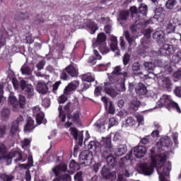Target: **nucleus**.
<instances>
[{"label":"nucleus","mask_w":181,"mask_h":181,"mask_svg":"<svg viewBox=\"0 0 181 181\" xmlns=\"http://www.w3.org/2000/svg\"><path fill=\"white\" fill-rule=\"evenodd\" d=\"M6 152H8V150L6 149L5 144L2 143L0 144V160L7 162L8 165H11L13 158L16 163L25 162L26 160V158H23L22 157V153L19 151H11L8 154L6 153Z\"/></svg>","instance_id":"nucleus-1"},{"label":"nucleus","mask_w":181,"mask_h":181,"mask_svg":"<svg viewBox=\"0 0 181 181\" xmlns=\"http://www.w3.org/2000/svg\"><path fill=\"white\" fill-rule=\"evenodd\" d=\"M146 147L144 146H136L134 148L133 151L129 152L126 157L121 158L120 163L124 166L127 165L129 166L131 165V160H134L135 158H144L146 155Z\"/></svg>","instance_id":"nucleus-2"},{"label":"nucleus","mask_w":181,"mask_h":181,"mask_svg":"<svg viewBox=\"0 0 181 181\" xmlns=\"http://www.w3.org/2000/svg\"><path fill=\"white\" fill-rule=\"evenodd\" d=\"M100 144L102 145L100 151H103V156L104 158H106L107 163L114 168V166L117 165V161H115V158L112 156H107L105 155V153L111 155V152H112V146H111V137H103L102 139Z\"/></svg>","instance_id":"nucleus-3"},{"label":"nucleus","mask_w":181,"mask_h":181,"mask_svg":"<svg viewBox=\"0 0 181 181\" xmlns=\"http://www.w3.org/2000/svg\"><path fill=\"white\" fill-rule=\"evenodd\" d=\"M157 105H158V108H162V107L164 105V107H166L168 110H170L173 108V110H176L177 112H181L179 105L173 102L170 96L168 95H163V96H161V98L157 103Z\"/></svg>","instance_id":"nucleus-4"},{"label":"nucleus","mask_w":181,"mask_h":181,"mask_svg":"<svg viewBox=\"0 0 181 181\" xmlns=\"http://www.w3.org/2000/svg\"><path fill=\"white\" fill-rule=\"evenodd\" d=\"M173 145L172 141L170 138L165 136L162 137L159 141L157 142L155 147L152 148L151 149H155L156 155H160L161 153H164L165 157L167 158L166 155H168V152L165 151V148H169Z\"/></svg>","instance_id":"nucleus-5"},{"label":"nucleus","mask_w":181,"mask_h":181,"mask_svg":"<svg viewBox=\"0 0 181 181\" xmlns=\"http://www.w3.org/2000/svg\"><path fill=\"white\" fill-rule=\"evenodd\" d=\"M105 40H107V36L104 33H100L98 35L97 40L93 42V47H99L103 54H107L110 52V48L107 47Z\"/></svg>","instance_id":"nucleus-6"},{"label":"nucleus","mask_w":181,"mask_h":181,"mask_svg":"<svg viewBox=\"0 0 181 181\" xmlns=\"http://www.w3.org/2000/svg\"><path fill=\"white\" fill-rule=\"evenodd\" d=\"M116 88L117 90L114 89V88H112V84H111L110 83H105V93H106V94H107L112 98H114V97H117V95H118V94L119 93V92L125 91V83H118L116 86Z\"/></svg>","instance_id":"nucleus-7"},{"label":"nucleus","mask_w":181,"mask_h":181,"mask_svg":"<svg viewBox=\"0 0 181 181\" xmlns=\"http://www.w3.org/2000/svg\"><path fill=\"white\" fill-rule=\"evenodd\" d=\"M67 122L64 124V128H70L73 122H75V124H81L80 112L76 111L74 112L73 115L67 116Z\"/></svg>","instance_id":"nucleus-8"},{"label":"nucleus","mask_w":181,"mask_h":181,"mask_svg":"<svg viewBox=\"0 0 181 181\" xmlns=\"http://www.w3.org/2000/svg\"><path fill=\"white\" fill-rule=\"evenodd\" d=\"M120 163V169H122V172L118 176L117 181H125V177H129V172L132 170V165H127V164L122 165L121 163V160L119 161ZM125 176V177H124Z\"/></svg>","instance_id":"nucleus-9"},{"label":"nucleus","mask_w":181,"mask_h":181,"mask_svg":"<svg viewBox=\"0 0 181 181\" xmlns=\"http://www.w3.org/2000/svg\"><path fill=\"white\" fill-rule=\"evenodd\" d=\"M20 86L21 90H24L25 95H27L28 98H31L35 95V89L33 88V86L32 84L26 85V81L25 80H22L20 83Z\"/></svg>","instance_id":"nucleus-10"},{"label":"nucleus","mask_w":181,"mask_h":181,"mask_svg":"<svg viewBox=\"0 0 181 181\" xmlns=\"http://www.w3.org/2000/svg\"><path fill=\"white\" fill-rule=\"evenodd\" d=\"M166 16V10L162 6H158L154 9V19L158 22H163Z\"/></svg>","instance_id":"nucleus-11"},{"label":"nucleus","mask_w":181,"mask_h":181,"mask_svg":"<svg viewBox=\"0 0 181 181\" xmlns=\"http://www.w3.org/2000/svg\"><path fill=\"white\" fill-rule=\"evenodd\" d=\"M33 115L36 117L37 124L40 125V124H46L47 121L45 119V114L40 110L39 106H35L33 108Z\"/></svg>","instance_id":"nucleus-12"},{"label":"nucleus","mask_w":181,"mask_h":181,"mask_svg":"<svg viewBox=\"0 0 181 181\" xmlns=\"http://www.w3.org/2000/svg\"><path fill=\"white\" fill-rule=\"evenodd\" d=\"M80 159L81 160H83L82 163L83 165H86V166H88L93 163V153L90 152L88 151H83L80 155H79Z\"/></svg>","instance_id":"nucleus-13"},{"label":"nucleus","mask_w":181,"mask_h":181,"mask_svg":"<svg viewBox=\"0 0 181 181\" xmlns=\"http://www.w3.org/2000/svg\"><path fill=\"white\" fill-rule=\"evenodd\" d=\"M23 121V117L22 116H19L16 120L12 122L10 130V135L11 136H15V135L19 134V125Z\"/></svg>","instance_id":"nucleus-14"},{"label":"nucleus","mask_w":181,"mask_h":181,"mask_svg":"<svg viewBox=\"0 0 181 181\" xmlns=\"http://www.w3.org/2000/svg\"><path fill=\"white\" fill-rule=\"evenodd\" d=\"M102 177L105 179L106 180H115L117 179V174L115 172H110V169L107 168V167H103L101 172Z\"/></svg>","instance_id":"nucleus-15"},{"label":"nucleus","mask_w":181,"mask_h":181,"mask_svg":"<svg viewBox=\"0 0 181 181\" xmlns=\"http://www.w3.org/2000/svg\"><path fill=\"white\" fill-rule=\"evenodd\" d=\"M175 49L173 47V45L164 44L160 49V54H161V56H170V54L175 53Z\"/></svg>","instance_id":"nucleus-16"},{"label":"nucleus","mask_w":181,"mask_h":181,"mask_svg":"<svg viewBox=\"0 0 181 181\" xmlns=\"http://www.w3.org/2000/svg\"><path fill=\"white\" fill-rule=\"evenodd\" d=\"M80 86V81H73L72 82L69 83L64 90V94L65 95H69L71 93L74 92L77 90V88Z\"/></svg>","instance_id":"nucleus-17"},{"label":"nucleus","mask_w":181,"mask_h":181,"mask_svg":"<svg viewBox=\"0 0 181 181\" xmlns=\"http://www.w3.org/2000/svg\"><path fill=\"white\" fill-rule=\"evenodd\" d=\"M52 172H54L55 176H61L62 173L67 172V165L61 163L59 165H56L52 168Z\"/></svg>","instance_id":"nucleus-18"},{"label":"nucleus","mask_w":181,"mask_h":181,"mask_svg":"<svg viewBox=\"0 0 181 181\" xmlns=\"http://www.w3.org/2000/svg\"><path fill=\"white\" fill-rule=\"evenodd\" d=\"M70 132L75 141H78L79 145H83V133L78 132L77 129L73 127L70 129Z\"/></svg>","instance_id":"nucleus-19"},{"label":"nucleus","mask_w":181,"mask_h":181,"mask_svg":"<svg viewBox=\"0 0 181 181\" xmlns=\"http://www.w3.org/2000/svg\"><path fill=\"white\" fill-rule=\"evenodd\" d=\"M157 63H158L157 66H158L159 67H163L165 74H170V73H172V71H173V65L172 64V63H166L164 66L161 64L162 60H158Z\"/></svg>","instance_id":"nucleus-20"},{"label":"nucleus","mask_w":181,"mask_h":181,"mask_svg":"<svg viewBox=\"0 0 181 181\" xmlns=\"http://www.w3.org/2000/svg\"><path fill=\"white\" fill-rule=\"evenodd\" d=\"M8 105L11 106L13 111H17L19 107V105H18V99H16V97H15L12 93L8 96Z\"/></svg>","instance_id":"nucleus-21"},{"label":"nucleus","mask_w":181,"mask_h":181,"mask_svg":"<svg viewBox=\"0 0 181 181\" xmlns=\"http://www.w3.org/2000/svg\"><path fill=\"white\" fill-rule=\"evenodd\" d=\"M65 71L71 76V77H78V69L73 65H69L65 69Z\"/></svg>","instance_id":"nucleus-22"},{"label":"nucleus","mask_w":181,"mask_h":181,"mask_svg":"<svg viewBox=\"0 0 181 181\" xmlns=\"http://www.w3.org/2000/svg\"><path fill=\"white\" fill-rule=\"evenodd\" d=\"M35 129V120L32 117H28L27 119V124L24 127L25 132H32Z\"/></svg>","instance_id":"nucleus-23"},{"label":"nucleus","mask_w":181,"mask_h":181,"mask_svg":"<svg viewBox=\"0 0 181 181\" xmlns=\"http://www.w3.org/2000/svg\"><path fill=\"white\" fill-rule=\"evenodd\" d=\"M153 39H155L159 43L165 42V33L162 30H158L153 34Z\"/></svg>","instance_id":"nucleus-24"},{"label":"nucleus","mask_w":181,"mask_h":181,"mask_svg":"<svg viewBox=\"0 0 181 181\" xmlns=\"http://www.w3.org/2000/svg\"><path fill=\"white\" fill-rule=\"evenodd\" d=\"M14 19L16 21H26L29 19V13L18 11L14 16Z\"/></svg>","instance_id":"nucleus-25"},{"label":"nucleus","mask_w":181,"mask_h":181,"mask_svg":"<svg viewBox=\"0 0 181 181\" xmlns=\"http://www.w3.org/2000/svg\"><path fill=\"white\" fill-rule=\"evenodd\" d=\"M136 93L139 95H145L148 93V90L146 89V86L143 83H138L136 87Z\"/></svg>","instance_id":"nucleus-26"},{"label":"nucleus","mask_w":181,"mask_h":181,"mask_svg":"<svg viewBox=\"0 0 181 181\" xmlns=\"http://www.w3.org/2000/svg\"><path fill=\"white\" fill-rule=\"evenodd\" d=\"M37 91L41 94H47V91H49V88H47V85L46 83L43 82H38L37 85Z\"/></svg>","instance_id":"nucleus-27"},{"label":"nucleus","mask_w":181,"mask_h":181,"mask_svg":"<svg viewBox=\"0 0 181 181\" xmlns=\"http://www.w3.org/2000/svg\"><path fill=\"white\" fill-rule=\"evenodd\" d=\"M87 29L90 35H94L98 30V26H97L94 21H89L87 24Z\"/></svg>","instance_id":"nucleus-28"},{"label":"nucleus","mask_w":181,"mask_h":181,"mask_svg":"<svg viewBox=\"0 0 181 181\" xmlns=\"http://www.w3.org/2000/svg\"><path fill=\"white\" fill-rule=\"evenodd\" d=\"M81 78L82 81H85L86 83H93L95 80L94 75L91 73H87L81 76Z\"/></svg>","instance_id":"nucleus-29"},{"label":"nucleus","mask_w":181,"mask_h":181,"mask_svg":"<svg viewBox=\"0 0 181 181\" xmlns=\"http://www.w3.org/2000/svg\"><path fill=\"white\" fill-rule=\"evenodd\" d=\"M124 37L127 40L130 47H135L136 46V42L134 37L129 35V31L124 32Z\"/></svg>","instance_id":"nucleus-30"},{"label":"nucleus","mask_w":181,"mask_h":181,"mask_svg":"<svg viewBox=\"0 0 181 181\" xmlns=\"http://www.w3.org/2000/svg\"><path fill=\"white\" fill-rule=\"evenodd\" d=\"M127 152V146L125 144H120L115 151V155L116 156H122Z\"/></svg>","instance_id":"nucleus-31"},{"label":"nucleus","mask_w":181,"mask_h":181,"mask_svg":"<svg viewBox=\"0 0 181 181\" xmlns=\"http://www.w3.org/2000/svg\"><path fill=\"white\" fill-rule=\"evenodd\" d=\"M158 64H159V62H158V64H156L149 62H146L144 63L145 70H146V71H148V73L153 71L156 66H158Z\"/></svg>","instance_id":"nucleus-32"},{"label":"nucleus","mask_w":181,"mask_h":181,"mask_svg":"<svg viewBox=\"0 0 181 181\" xmlns=\"http://www.w3.org/2000/svg\"><path fill=\"white\" fill-rule=\"evenodd\" d=\"M160 80L165 88H168V90H170V88H172V81H170L169 77L162 76Z\"/></svg>","instance_id":"nucleus-33"},{"label":"nucleus","mask_w":181,"mask_h":181,"mask_svg":"<svg viewBox=\"0 0 181 181\" xmlns=\"http://www.w3.org/2000/svg\"><path fill=\"white\" fill-rule=\"evenodd\" d=\"M6 37H9V34L6 31L0 32V49L6 43Z\"/></svg>","instance_id":"nucleus-34"},{"label":"nucleus","mask_w":181,"mask_h":181,"mask_svg":"<svg viewBox=\"0 0 181 181\" xmlns=\"http://www.w3.org/2000/svg\"><path fill=\"white\" fill-rule=\"evenodd\" d=\"M177 4V1L176 0H168L165 2V6L166 9H168V11H173L175 9V6H176Z\"/></svg>","instance_id":"nucleus-35"},{"label":"nucleus","mask_w":181,"mask_h":181,"mask_svg":"<svg viewBox=\"0 0 181 181\" xmlns=\"http://www.w3.org/2000/svg\"><path fill=\"white\" fill-rule=\"evenodd\" d=\"M110 47L113 52H115V50L118 49V40L117 39V37L112 36L110 37Z\"/></svg>","instance_id":"nucleus-36"},{"label":"nucleus","mask_w":181,"mask_h":181,"mask_svg":"<svg viewBox=\"0 0 181 181\" xmlns=\"http://www.w3.org/2000/svg\"><path fill=\"white\" fill-rule=\"evenodd\" d=\"M59 116L58 119L61 121V122H66V113L63 111V106L59 105Z\"/></svg>","instance_id":"nucleus-37"},{"label":"nucleus","mask_w":181,"mask_h":181,"mask_svg":"<svg viewBox=\"0 0 181 181\" xmlns=\"http://www.w3.org/2000/svg\"><path fill=\"white\" fill-rule=\"evenodd\" d=\"M139 105H141V102H139L136 98L132 100L130 103V108L134 111H137L138 108H139Z\"/></svg>","instance_id":"nucleus-38"},{"label":"nucleus","mask_w":181,"mask_h":181,"mask_svg":"<svg viewBox=\"0 0 181 181\" xmlns=\"http://www.w3.org/2000/svg\"><path fill=\"white\" fill-rule=\"evenodd\" d=\"M165 26L166 28L167 33H173V32H175L176 25L170 23V21H166Z\"/></svg>","instance_id":"nucleus-39"},{"label":"nucleus","mask_w":181,"mask_h":181,"mask_svg":"<svg viewBox=\"0 0 181 181\" xmlns=\"http://www.w3.org/2000/svg\"><path fill=\"white\" fill-rule=\"evenodd\" d=\"M27 152L29 153L28 158V163L20 165L21 168H26L27 166L30 168H31V166H33V158L32 157V155H30V151H29V150H27Z\"/></svg>","instance_id":"nucleus-40"},{"label":"nucleus","mask_w":181,"mask_h":181,"mask_svg":"<svg viewBox=\"0 0 181 181\" xmlns=\"http://www.w3.org/2000/svg\"><path fill=\"white\" fill-rule=\"evenodd\" d=\"M0 180L3 181H11L13 180V175L0 173Z\"/></svg>","instance_id":"nucleus-41"},{"label":"nucleus","mask_w":181,"mask_h":181,"mask_svg":"<svg viewBox=\"0 0 181 181\" xmlns=\"http://www.w3.org/2000/svg\"><path fill=\"white\" fill-rule=\"evenodd\" d=\"M139 12L143 16H146V15L148 14V6L144 4H141L139 8Z\"/></svg>","instance_id":"nucleus-42"},{"label":"nucleus","mask_w":181,"mask_h":181,"mask_svg":"<svg viewBox=\"0 0 181 181\" xmlns=\"http://www.w3.org/2000/svg\"><path fill=\"white\" fill-rule=\"evenodd\" d=\"M136 122L132 117H129L127 119L126 123L123 124L122 127H124L125 128L127 127H132L133 125H135Z\"/></svg>","instance_id":"nucleus-43"},{"label":"nucleus","mask_w":181,"mask_h":181,"mask_svg":"<svg viewBox=\"0 0 181 181\" xmlns=\"http://www.w3.org/2000/svg\"><path fill=\"white\" fill-rule=\"evenodd\" d=\"M11 114V111L9 109L4 108L1 111V118L2 119L6 120L9 118V115Z\"/></svg>","instance_id":"nucleus-44"},{"label":"nucleus","mask_w":181,"mask_h":181,"mask_svg":"<svg viewBox=\"0 0 181 181\" xmlns=\"http://www.w3.org/2000/svg\"><path fill=\"white\" fill-rule=\"evenodd\" d=\"M69 168L73 169L74 170H80V164L76 162L74 160H72L70 162Z\"/></svg>","instance_id":"nucleus-45"},{"label":"nucleus","mask_w":181,"mask_h":181,"mask_svg":"<svg viewBox=\"0 0 181 181\" xmlns=\"http://www.w3.org/2000/svg\"><path fill=\"white\" fill-rule=\"evenodd\" d=\"M129 16V12L127 11H122L119 13V19L121 21H127Z\"/></svg>","instance_id":"nucleus-46"},{"label":"nucleus","mask_w":181,"mask_h":181,"mask_svg":"<svg viewBox=\"0 0 181 181\" xmlns=\"http://www.w3.org/2000/svg\"><path fill=\"white\" fill-rule=\"evenodd\" d=\"M21 73L22 74H25L27 76H29V74L32 73V71L30 70V68H29L28 66L23 65L21 67Z\"/></svg>","instance_id":"nucleus-47"},{"label":"nucleus","mask_w":181,"mask_h":181,"mask_svg":"<svg viewBox=\"0 0 181 181\" xmlns=\"http://www.w3.org/2000/svg\"><path fill=\"white\" fill-rule=\"evenodd\" d=\"M100 146V143L93 141H90L89 144L88 145V149H97Z\"/></svg>","instance_id":"nucleus-48"},{"label":"nucleus","mask_w":181,"mask_h":181,"mask_svg":"<svg viewBox=\"0 0 181 181\" xmlns=\"http://www.w3.org/2000/svg\"><path fill=\"white\" fill-rule=\"evenodd\" d=\"M19 100V105L21 108H23L25 104H26V98L23 95H19L18 96Z\"/></svg>","instance_id":"nucleus-49"},{"label":"nucleus","mask_w":181,"mask_h":181,"mask_svg":"<svg viewBox=\"0 0 181 181\" xmlns=\"http://www.w3.org/2000/svg\"><path fill=\"white\" fill-rule=\"evenodd\" d=\"M31 140L29 139H24L21 141V146L23 149H26V148H28L29 145H30Z\"/></svg>","instance_id":"nucleus-50"},{"label":"nucleus","mask_w":181,"mask_h":181,"mask_svg":"<svg viewBox=\"0 0 181 181\" xmlns=\"http://www.w3.org/2000/svg\"><path fill=\"white\" fill-rule=\"evenodd\" d=\"M123 60V64L124 66H127V64H128V63H129V61L131 60V55L129 54H124L122 58Z\"/></svg>","instance_id":"nucleus-51"},{"label":"nucleus","mask_w":181,"mask_h":181,"mask_svg":"<svg viewBox=\"0 0 181 181\" xmlns=\"http://www.w3.org/2000/svg\"><path fill=\"white\" fill-rule=\"evenodd\" d=\"M130 12L132 13V16L133 19L136 18L137 16H139V13H138L137 8L136 6H132L130 8Z\"/></svg>","instance_id":"nucleus-52"},{"label":"nucleus","mask_w":181,"mask_h":181,"mask_svg":"<svg viewBox=\"0 0 181 181\" xmlns=\"http://www.w3.org/2000/svg\"><path fill=\"white\" fill-rule=\"evenodd\" d=\"M6 129H8V127L4 124L0 125V138H2L4 135H6Z\"/></svg>","instance_id":"nucleus-53"},{"label":"nucleus","mask_w":181,"mask_h":181,"mask_svg":"<svg viewBox=\"0 0 181 181\" xmlns=\"http://www.w3.org/2000/svg\"><path fill=\"white\" fill-rule=\"evenodd\" d=\"M115 125H118V120L115 119V117H112L109 120V128H111V127H114Z\"/></svg>","instance_id":"nucleus-54"},{"label":"nucleus","mask_w":181,"mask_h":181,"mask_svg":"<svg viewBox=\"0 0 181 181\" xmlns=\"http://www.w3.org/2000/svg\"><path fill=\"white\" fill-rule=\"evenodd\" d=\"M42 105L45 107V108H49V107H50V99L44 98L42 102Z\"/></svg>","instance_id":"nucleus-55"},{"label":"nucleus","mask_w":181,"mask_h":181,"mask_svg":"<svg viewBox=\"0 0 181 181\" xmlns=\"http://www.w3.org/2000/svg\"><path fill=\"white\" fill-rule=\"evenodd\" d=\"M107 112H108V114H112V115L115 114V107H114V105L112 104V102H110Z\"/></svg>","instance_id":"nucleus-56"},{"label":"nucleus","mask_w":181,"mask_h":181,"mask_svg":"<svg viewBox=\"0 0 181 181\" xmlns=\"http://www.w3.org/2000/svg\"><path fill=\"white\" fill-rule=\"evenodd\" d=\"M66 95H62L59 98H58V103L59 104H64L65 102L67 101V98Z\"/></svg>","instance_id":"nucleus-57"},{"label":"nucleus","mask_w":181,"mask_h":181,"mask_svg":"<svg viewBox=\"0 0 181 181\" xmlns=\"http://www.w3.org/2000/svg\"><path fill=\"white\" fill-rule=\"evenodd\" d=\"M133 71H139L141 70V64L139 62H134L132 65Z\"/></svg>","instance_id":"nucleus-58"},{"label":"nucleus","mask_w":181,"mask_h":181,"mask_svg":"<svg viewBox=\"0 0 181 181\" xmlns=\"http://www.w3.org/2000/svg\"><path fill=\"white\" fill-rule=\"evenodd\" d=\"M121 136H122V134L121 132H117L114 134L113 141L117 142V141H119L121 139Z\"/></svg>","instance_id":"nucleus-59"},{"label":"nucleus","mask_w":181,"mask_h":181,"mask_svg":"<svg viewBox=\"0 0 181 181\" xmlns=\"http://www.w3.org/2000/svg\"><path fill=\"white\" fill-rule=\"evenodd\" d=\"M136 118L139 122V125H144V116L141 115H136Z\"/></svg>","instance_id":"nucleus-60"},{"label":"nucleus","mask_w":181,"mask_h":181,"mask_svg":"<svg viewBox=\"0 0 181 181\" xmlns=\"http://www.w3.org/2000/svg\"><path fill=\"white\" fill-rule=\"evenodd\" d=\"M112 74H115L116 76H119V74H121V66H115L114 68V70L112 71Z\"/></svg>","instance_id":"nucleus-61"},{"label":"nucleus","mask_w":181,"mask_h":181,"mask_svg":"<svg viewBox=\"0 0 181 181\" xmlns=\"http://www.w3.org/2000/svg\"><path fill=\"white\" fill-rule=\"evenodd\" d=\"M45 64H46V62L45 60L40 62L36 66L37 70H42L43 67H45Z\"/></svg>","instance_id":"nucleus-62"},{"label":"nucleus","mask_w":181,"mask_h":181,"mask_svg":"<svg viewBox=\"0 0 181 181\" xmlns=\"http://www.w3.org/2000/svg\"><path fill=\"white\" fill-rule=\"evenodd\" d=\"M61 181H71V177L69 174L62 175Z\"/></svg>","instance_id":"nucleus-63"},{"label":"nucleus","mask_w":181,"mask_h":181,"mask_svg":"<svg viewBox=\"0 0 181 181\" xmlns=\"http://www.w3.org/2000/svg\"><path fill=\"white\" fill-rule=\"evenodd\" d=\"M174 93L177 97H181V87H176Z\"/></svg>","instance_id":"nucleus-64"}]
</instances>
